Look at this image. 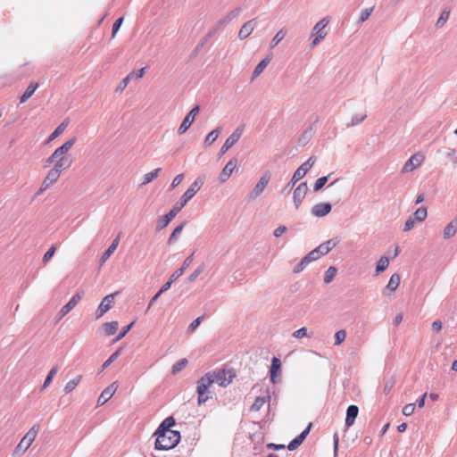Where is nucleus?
Segmentation results:
<instances>
[{"mask_svg": "<svg viewBox=\"0 0 457 457\" xmlns=\"http://www.w3.org/2000/svg\"><path fill=\"white\" fill-rule=\"evenodd\" d=\"M37 87H38L37 83H30L28 86V87L26 88L25 92L21 96L20 103L24 104L25 102H27L28 99L32 96V95L34 94V92L37 90Z\"/></svg>", "mask_w": 457, "mask_h": 457, "instance_id": "nucleus-27", "label": "nucleus"}, {"mask_svg": "<svg viewBox=\"0 0 457 457\" xmlns=\"http://www.w3.org/2000/svg\"><path fill=\"white\" fill-rule=\"evenodd\" d=\"M308 191L306 182H301L294 190L293 199L296 209L299 208Z\"/></svg>", "mask_w": 457, "mask_h": 457, "instance_id": "nucleus-13", "label": "nucleus"}, {"mask_svg": "<svg viewBox=\"0 0 457 457\" xmlns=\"http://www.w3.org/2000/svg\"><path fill=\"white\" fill-rule=\"evenodd\" d=\"M242 12L241 7H237L228 12L223 18L220 19L214 25V30H219L231 22L233 20L237 19L240 13Z\"/></svg>", "mask_w": 457, "mask_h": 457, "instance_id": "nucleus-11", "label": "nucleus"}, {"mask_svg": "<svg viewBox=\"0 0 457 457\" xmlns=\"http://www.w3.org/2000/svg\"><path fill=\"white\" fill-rule=\"evenodd\" d=\"M66 150L61 145L58 148H56L54 152V157H66Z\"/></svg>", "mask_w": 457, "mask_h": 457, "instance_id": "nucleus-64", "label": "nucleus"}, {"mask_svg": "<svg viewBox=\"0 0 457 457\" xmlns=\"http://www.w3.org/2000/svg\"><path fill=\"white\" fill-rule=\"evenodd\" d=\"M400 280H401V278H400L399 274H397V273L393 274L387 283L386 288L392 292L395 291L397 289V287H399Z\"/></svg>", "mask_w": 457, "mask_h": 457, "instance_id": "nucleus-31", "label": "nucleus"}, {"mask_svg": "<svg viewBox=\"0 0 457 457\" xmlns=\"http://www.w3.org/2000/svg\"><path fill=\"white\" fill-rule=\"evenodd\" d=\"M255 28V19L249 20L245 22L239 29L238 37L243 40L248 37Z\"/></svg>", "mask_w": 457, "mask_h": 457, "instance_id": "nucleus-18", "label": "nucleus"}, {"mask_svg": "<svg viewBox=\"0 0 457 457\" xmlns=\"http://www.w3.org/2000/svg\"><path fill=\"white\" fill-rule=\"evenodd\" d=\"M337 268H336V267H334V266H330V267L326 270V272H325V276H324V283H326V284L330 283V282L334 279V278H335V276H336V274H337Z\"/></svg>", "mask_w": 457, "mask_h": 457, "instance_id": "nucleus-41", "label": "nucleus"}, {"mask_svg": "<svg viewBox=\"0 0 457 457\" xmlns=\"http://www.w3.org/2000/svg\"><path fill=\"white\" fill-rule=\"evenodd\" d=\"M119 355V351L113 353L102 365V370L106 369Z\"/></svg>", "mask_w": 457, "mask_h": 457, "instance_id": "nucleus-55", "label": "nucleus"}, {"mask_svg": "<svg viewBox=\"0 0 457 457\" xmlns=\"http://www.w3.org/2000/svg\"><path fill=\"white\" fill-rule=\"evenodd\" d=\"M359 413V408L357 405H350L346 410L345 426L347 428L352 427L354 424L355 419Z\"/></svg>", "mask_w": 457, "mask_h": 457, "instance_id": "nucleus-19", "label": "nucleus"}, {"mask_svg": "<svg viewBox=\"0 0 457 457\" xmlns=\"http://www.w3.org/2000/svg\"><path fill=\"white\" fill-rule=\"evenodd\" d=\"M120 242V236L116 237L101 257V262H104L116 250Z\"/></svg>", "mask_w": 457, "mask_h": 457, "instance_id": "nucleus-25", "label": "nucleus"}, {"mask_svg": "<svg viewBox=\"0 0 457 457\" xmlns=\"http://www.w3.org/2000/svg\"><path fill=\"white\" fill-rule=\"evenodd\" d=\"M187 359L186 358H182L180 360H179L178 361H176L173 365H172V370H171V372L172 374H177L179 372H180L187 364Z\"/></svg>", "mask_w": 457, "mask_h": 457, "instance_id": "nucleus-38", "label": "nucleus"}, {"mask_svg": "<svg viewBox=\"0 0 457 457\" xmlns=\"http://www.w3.org/2000/svg\"><path fill=\"white\" fill-rule=\"evenodd\" d=\"M199 110H200L199 105H195L186 115V117L182 120V122H181V124H180V126H179V128L178 129V133L179 135L184 134L190 128V126L195 121V116L199 112Z\"/></svg>", "mask_w": 457, "mask_h": 457, "instance_id": "nucleus-10", "label": "nucleus"}, {"mask_svg": "<svg viewBox=\"0 0 457 457\" xmlns=\"http://www.w3.org/2000/svg\"><path fill=\"white\" fill-rule=\"evenodd\" d=\"M415 222L416 220L412 217H410L404 223L403 231L411 230L414 227Z\"/></svg>", "mask_w": 457, "mask_h": 457, "instance_id": "nucleus-61", "label": "nucleus"}, {"mask_svg": "<svg viewBox=\"0 0 457 457\" xmlns=\"http://www.w3.org/2000/svg\"><path fill=\"white\" fill-rule=\"evenodd\" d=\"M212 385V383L206 374L197 381L196 392L199 405L204 403L211 397L209 388Z\"/></svg>", "mask_w": 457, "mask_h": 457, "instance_id": "nucleus-6", "label": "nucleus"}, {"mask_svg": "<svg viewBox=\"0 0 457 457\" xmlns=\"http://www.w3.org/2000/svg\"><path fill=\"white\" fill-rule=\"evenodd\" d=\"M281 367L280 360L277 357H273L271 360V365L270 370V380L272 383H276V378L278 375V371Z\"/></svg>", "mask_w": 457, "mask_h": 457, "instance_id": "nucleus-24", "label": "nucleus"}, {"mask_svg": "<svg viewBox=\"0 0 457 457\" xmlns=\"http://www.w3.org/2000/svg\"><path fill=\"white\" fill-rule=\"evenodd\" d=\"M237 164V158H233V159L229 160L227 162V164L225 165V167L221 170V172L220 174V177H219V179H220V181L221 183L226 182L229 179V177L231 176L232 172L236 169Z\"/></svg>", "mask_w": 457, "mask_h": 457, "instance_id": "nucleus-15", "label": "nucleus"}, {"mask_svg": "<svg viewBox=\"0 0 457 457\" xmlns=\"http://www.w3.org/2000/svg\"><path fill=\"white\" fill-rule=\"evenodd\" d=\"M184 273V270L183 269H178L176 270L172 274L171 276L170 277V280L174 282L175 280H177L180 276H182Z\"/></svg>", "mask_w": 457, "mask_h": 457, "instance_id": "nucleus-63", "label": "nucleus"}, {"mask_svg": "<svg viewBox=\"0 0 457 457\" xmlns=\"http://www.w3.org/2000/svg\"><path fill=\"white\" fill-rule=\"evenodd\" d=\"M116 388L114 387V383L108 386L99 395L97 399V405L104 404L113 395Z\"/></svg>", "mask_w": 457, "mask_h": 457, "instance_id": "nucleus-21", "label": "nucleus"}, {"mask_svg": "<svg viewBox=\"0 0 457 457\" xmlns=\"http://www.w3.org/2000/svg\"><path fill=\"white\" fill-rule=\"evenodd\" d=\"M57 371H58L57 366H54L50 370V371L48 372V374L44 381L41 390L46 389L51 384V382H52L54 377L55 376V374L57 373Z\"/></svg>", "mask_w": 457, "mask_h": 457, "instance_id": "nucleus-39", "label": "nucleus"}, {"mask_svg": "<svg viewBox=\"0 0 457 457\" xmlns=\"http://www.w3.org/2000/svg\"><path fill=\"white\" fill-rule=\"evenodd\" d=\"M206 375L210 378L211 383H216L220 386L226 387L232 382L235 372L233 370H219L208 372Z\"/></svg>", "mask_w": 457, "mask_h": 457, "instance_id": "nucleus-4", "label": "nucleus"}, {"mask_svg": "<svg viewBox=\"0 0 457 457\" xmlns=\"http://www.w3.org/2000/svg\"><path fill=\"white\" fill-rule=\"evenodd\" d=\"M39 429L40 426L38 424H35L34 426H32V428L26 433V435L22 437L18 445L15 447L13 454L24 453L34 442Z\"/></svg>", "mask_w": 457, "mask_h": 457, "instance_id": "nucleus-5", "label": "nucleus"}, {"mask_svg": "<svg viewBox=\"0 0 457 457\" xmlns=\"http://www.w3.org/2000/svg\"><path fill=\"white\" fill-rule=\"evenodd\" d=\"M421 164L420 158L414 154L412 155L403 165L402 172L407 173L412 171L414 169L418 168Z\"/></svg>", "mask_w": 457, "mask_h": 457, "instance_id": "nucleus-20", "label": "nucleus"}, {"mask_svg": "<svg viewBox=\"0 0 457 457\" xmlns=\"http://www.w3.org/2000/svg\"><path fill=\"white\" fill-rule=\"evenodd\" d=\"M119 324L117 321L106 322L104 324V330L107 336L114 335L118 329Z\"/></svg>", "mask_w": 457, "mask_h": 457, "instance_id": "nucleus-33", "label": "nucleus"}, {"mask_svg": "<svg viewBox=\"0 0 457 457\" xmlns=\"http://www.w3.org/2000/svg\"><path fill=\"white\" fill-rule=\"evenodd\" d=\"M415 408H416V404L415 403H408V404L403 406V414L404 416H411L414 412Z\"/></svg>", "mask_w": 457, "mask_h": 457, "instance_id": "nucleus-50", "label": "nucleus"}, {"mask_svg": "<svg viewBox=\"0 0 457 457\" xmlns=\"http://www.w3.org/2000/svg\"><path fill=\"white\" fill-rule=\"evenodd\" d=\"M329 22L328 17H325L319 21L313 27L312 31V37H313V40L311 43V46H316L322 39H324L328 34L325 28Z\"/></svg>", "mask_w": 457, "mask_h": 457, "instance_id": "nucleus-7", "label": "nucleus"}, {"mask_svg": "<svg viewBox=\"0 0 457 457\" xmlns=\"http://www.w3.org/2000/svg\"><path fill=\"white\" fill-rule=\"evenodd\" d=\"M134 325V321L129 324L128 326L124 327L122 330L118 334V336L115 338V341H119L121 338L125 337V335L131 329V328Z\"/></svg>", "mask_w": 457, "mask_h": 457, "instance_id": "nucleus-52", "label": "nucleus"}, {"mask_svg": "<svg viewBox=\"0 0 457 457\" xmlns=\"http://www.w3.org/2000/svg\"><path fill=\"white\" fill-rule=\"evenodd\" d=\"M328 178H329V175L328 176H323V177H320L319 178L315 183H314V186H313V190L315 192L320 190L324 186L325 184L328 182Z\"/></svg>", "mask_w": 457, "mask_h": 457, "instance_id": "nucleus-44", "label": "nucleus"}, {"mask_svg": "<svg viewBox=\"0 0 457 457\" xmlns=\"http://www.w3.org/2000/svg\"><path fill=\"white\" fill-rule=\"evenodd\" d=\"M332 206L329 203H320L312 208V214L315 217H324L331 212Z\"/></svg>", "mask_w": 457, "mask_h": 457, "instance_id": "nucleus-17", "label": "nucleus"}, {"mask_svg": "<svg viewBox=\"0 0 457 457\" xmlns=\"http://www.w3.org/2000/svg\"><path fill=\"white\" fill-rule=\"evenodd\" d=\"M82 378V376L81 375H79L77 376L75 378L70 380L69 382L66 383L65 386H64V392L66 394L71 392L73 389H75V387L78 386V384L80 382Z\"/></svg>", "mask_w": 457, "mask_h": 457, "instance_id": "nucleus-35", "label": "nucleus"}, {"mask_svg": "<svg viewBox=\"0 0 457 457\" xmlns=\"http://www.w3.org/2000/svg\"><path fill=\"white\" fill-rule=\"evenodd\" d=\"M320 256L319 255V253H317V252L315 251V249H313L312 251H311L310 253H308L304 258L307 259V262L309 263H311L313 261H316L320 258Z\"/></svg>", "mask_w": 457, "mask_h": 457, "instance_id": "nucleus-54", "label": "nucleus"}, {"mask_svg": "<svg viewBox=\"0 0 457 457\" xmlns=\"http://www.w3.org/2000/svg\"><path fill=\"white\" fill-rule=\"evenodd\" d=\"M316 160V156L312 155L306 162H304L299 168H297V170L294 172L291 180L282 189V193L285 195L289 194L293 190L295 185L301 179H303L309 171V170L315 164Z\"/></svg>", "mask_w": 457, "mask_h": 457, "instance_id": "nucleus-3", "label": "nucleus"}, {"mask_svg": "<svg viewBox=\"0 0 457 457\" xmlns=\"http://www.w3.org/2000/svg\"><path fill=\"white\" fill-rule=\"evenodd\" d=\"M389 265V259L386 256L380 257V259L377 262L376 265V272L380 273L384 271Z\"/></svg>", "mask_w": 457, "mask_h": 457, "instance_id": "nucleus-37", "label": "nucleus"}, {"mask_svg": "<svg viewBox=\"0 0 457 457\" xmlns=\"http://www.w3.org/2000/svg\"><path fill=\"white\" fill-rule=\"evenodd\" d=\"M76 141H77V137H73L70 138L69 140H67L64 144H62V146L66 150V152H68L74 145Z\"/></svg>", "mask_w": 457, "mask_h": 457, "instance_id": "nucleus-59", "label": "nucleus"}, {"mask_svg": "<svg viewBox=\"0 0 457 457\" xmlns=\"http://www.w3.org/2000/svg\"><path fill=\"white\" fill-rule=\"evenodd\" d=\"M270 61H271L270 56H266L265 58H263L254 68L252 79H254L255 78H257L263 71V70L267 67V65L270 62Z\"/></svg>", "mask_w": 457, "mask_h": 457, "instance_id": "nucleus-26", "label": "nucleus"}, {"mask_svg": "<svg viewBox=\"0 0 457 457\" xmlns=\"http://www.w3.org/2000/svg\"><path fill=\"white\" fill-rule=\"evenodd\" d=\"M133 75H134V72H132V73L129 74L127 77H125L121 80L120 85L118 86L117 90H120V91L123 90L127 87V85L129 84V80H130V79H131V77Z\"/></svg>", "mask_w": 457, "mask_h": 457, "instance_id": "nucleus-57", "label": "nucleus"}, {"mask_svg": "<svg viewBox=\"0 0 457 457\" xmlns=\"http://www.w3.org/2000/svg\"><path fill=\"white\" fill-rule=\"evenodd\" d=\"M61 173H62V171H60V170H58L57 168L53 167L48 171V173L46 176V178H47V180L51 181L54 184V183H55L58 180Z\"/></svg>", "mask_w": 457, "mask_h": 457, "instance_id": "nucleus-40", "label": "nucleus"}, {"mask_svg": "<svg viewBox=\"0 0 457 457\" xmlns=\"http://www.w3.org/2000/svg\"><path fill=\"white\" fill-rule=\"evenodd\" d=\"M285 35L286 33L283 29L278 31L270 42V47L276 46L280 41H282V39L285 37Z\"/></svg>", "mask_w": 457, "mask_h": 457, "instance_id": "nucleus-46", "label": "nucleus"}, {"mask_svg": "<svg viewBox=\"0 0 457 457\" xmlns=\"http://www.w3.org/2000/svg\"><path fill=\"white\" fill-rule=\"evenodd\" d=\"M204 266L201 265L188 277V280L193 282L196 279V278L204 271Z\"/></svg>", "mask_w": 457, "mask_h": 457, "instance_id": "nucleus-53", "label": "nucleus"}, {"mask_svg": "<svg viewBox=\"0 0 457 457\" xmlns=\"http://www.w3.org/2000/svg\"><path fill=\"white\" fill-rule=\"evenodd\" d=\"M457 232V218L453 219L446 225L444 229L443 236L445 239L453 237Z\"/></svg>", "mask_w": 457, "mask_h": 457, "instance_id": "nucleus-23", "label": "nucleus"}, {"mask_svg": "<svg viewBox=\"0 0 457 457\" xmlns=\"http://www.w3.org/2000/svg\"><path fill=\"white\" fill-rule=\"evenodd\" d=\"M372 11H373V7L370 8V9H363L360 14L359 22L362 23V22L366 21L370 18Z\"/></svg>", "mask_w": 457, "mask_h": 457, "instance_id": "nucleus-49", "label": "nucleus"}, {"mask_svg": "<svg viewBox=\"0 0 457 457\" xmlns=\"http://www.w3.org/2000/svg\"><path fill=\"white\" fill-rule=\"evenodd\" d=\"M245 130V125L238 126L232 134L226 139L225 143L221 146L219 156L224 154L229 148H231L242 137Z\"/></svg>", "mask_w": 457, "mask_h": 457, "instance_id": "nucleus-9", "label": "nucleus"}, {"mask_svg": "<svg viewBox=\"0 0 457 457\" xmlns=\"http://www.w3.org/2000/svg\"><path fill=\"white\" fill-rule=\"evenodd\" d=\"M266 400L265 397L257 396L253 402V403L251 405L250 410L251 411H260L263 404L265 403Z\"/></svg>", "mask_w": 457, "mask_h": 457, "instance_id": "nucleus-43", "label": "nucleus"}, {"mask_svg": "<svg viewBox=\"0 0 457 457\" xmlns=\"http://www.w3.org/2000/svg\"><path fill=\"white\" fill-rule=\"evenodd\" d=\"M71 165V160L68 159L67 157H58L56 158V162L54 167L60 170V171H62L63 170L68 169Z\"/></svg>", "mask_w": 457, "mask_h": 457, "instance_id": "nucleus-30", "label": "nucleus"}, {"mask_svg": "<svg viewBox=\"0 0 457 457\" xmlns=\"http://www.w3.org/2000/svg\"><path fill=\"white\" fill-rule=\"evenodd\" d=\"M122 22H123V17H120L114 21V23L112 25V37H115V35L118 32V30L120 29Z\"/></svg>", "mask_w": 457, "mask_h": 457, "instance_id": "nucleus-56", "label": "nucleus"}, {"mask_svg": "<svg viewBox=\"0 0 457 457\" xmlns=\"http://www.w3.org/2000/svg\"><path fill=\"white\" fill-rule=\"evenodd\" d=\"M68 120H63L62 122H61L56 128L51 133V135L49 136L48 137V142L55 139L58 136H60L63 131L64 129H66V127L68 126Z\"/></svg>", "mask_w": 457, "mask_h": 457, "instance_id": "nucleus-28", "label": "nucleus"}, {"mask_svg": "<svg viewBox=\"0 0 457 457\" xmlns=\"http://www.w3.org/2000/svg\"><path fill=\"white\" fill-rule=\"evenodd\" d=\"M175 425V420L173 417H167L158 427L154 434L166 433L168 431H173L170 429Z\"/></svg>", "mask_w": 457, "mask_h": 457, "instance_id": "nucleus-22", "label": "nucleus"}, {"mask_svg": "<svg viewBox=\"0 0 457 457\" xmlns=\"http://www.w3.org/2000/svg\"><path fill=\"white\" fill-rule=\"evenodd\" d=\"M449 16H450V11L444 10L441 12V14L436 21V26L443 27L445 25V23L447 21V20L449 19Z\"/></svg>", "mask_w": 457, "mask_h": 457, "instance_id": "nucleus-45", "label": "nucleus"}, {"mask_svg": "<svg viewBox=\"0 0 457 457\" xmlns=\"http://www.w3.org/2000/svg\"><path fill=\"white\" fill-rule=\"evenodd\" d=\"M338 241L337 240H335V239H329L324 243H322L324 245V246L326 247L327 250H328L329 252L337 245Z\"/></svg>", "mask_w": 457, "mask_h": 457, "instance_id": "nucleus-62", "label": "nucleus"}, {"mask_svg": "<svg viewBox=\"0 0 457 457\" xmlns=\"http://www.w3.org/2000/svg\"><path fill=\"white\" fill-rule=\"evenodd\" d=\"M271 175L269 170L263 172L257 184L254 186L253 190L249 193L248 197L251 200L256 199L264 191L265 187L270 180Z\"/></svg>", "mask_w": 457, "mask_h": 457, "instance_id": "nucleus-8", "label": "nucleus"}, {"mask_svg": "<svg viewBox=\"0 0 457 457\" xmlns=\"http://www.w3.org/2000/svg\"><path fill=\"white\" fill-rule=\"evenodd\" d=\"M346 338V332L344 329L338 330L335 334V345H339Z\"/></svg>", "mask_w": 457, "mask_h": 457, "instance_id": "nucleus-47", "label": "nucleus"}, {"mask_svg": "<svg viewBox=\"0 0 457 457\" xmlns=\"http://www.w3.org/2000/svg\"><path fill=\"white\" fill-rule=\"evenodd\" d=\"M114 294L106 295L99 304L96 312V318H101L104 313H106L112 307L114 303Z\"/></svg>", "mask_w": 457, "mask_h": 457, "instance_id": "nucleus-14", "label": "nucleus"}, {"mask_svg": "<svg viewBox=\"0 0 457 457\" xmlns=\"http://www.w3.org/2000/svg\"><path fill=\"white\" fill-rule=\"evenodd\" d=\"M220 132H221V128L220 127H218L215 129L212 130L206 136V137L204 139V145L208 146V145H211L213 142H215L216 139L218 138L219 135L220 134Z\"/></svg>", "mask_w": 457, "mask_h": 457, "instance_id": "nucleus-29", "label": "nucleus"}, {"mask_svg": "<svg viewBox=\"0 0 457 457\" xmlns=\"http://www.w3.org/2000/svg\"><path fill=\"white\" fill-rule=\"evenodd\" d=\"M156 436L155 449L170 450L174 448L180 440V433L179 431H168L166 433L154 434Z\"/></svg>", "mask_w": 457, "mask_h": 457, "instance_id": "nucleus-2", "label": "nucleus"}, {"mask_svg": "<svg viewBox=\"0 0 457 457\" xmlns=\"http://www.w3.org/2000/svg\"><path fill=\"white\" fill-rule=\"evenodd\" d=\"M185 225H186V221H184L183 223H181L180 225H179L178 227L175 228V229L172 231V233L170 234V237L168 239V244L169 245H171L174 242H176V240L178 239L179 235L182 232Z\"/></svg>", "mask_w": 457, "mask_h": 457, "instance_id": "nucleus-34", "label": "nucleus"}, {"mask_svg": "<svg viewBox=\"0 0 457 457\" xmlns=\"http://www.w3.org/2000/svg\"><path fill=\"white\" fill-rule=\"evenodd\" d=\"M310 263L307 262V259L304 257L297 263L293 270L294 273H300L303 271Z\"/></svg>", "mask_w": 457, "mask_h": 457, "instance_id": "nucleus-48", "label": "nucleus"}, {"mask_svg": "<svg viewBox=\"0 0 457 457\" xmlns=\"http://www.w3.org/2000/svg\"><path fill=\"white\" fill-rule=\"evenodd\" d=\"M305 336H307V329L305 328H301L293 333V337L297 339L303 338Z\"/></svg>", "mask_w": 457, "mask_h": 457, "instance_id": "nucleus-58", "label": "nucleus"}, {"mask_svg": "<svg viewBox=\"0 0 457 457\" xmlns=\"http://www.w3.org/2000/svg\"><path fill=\"white\" fill-rule=\"evenodd\" d=\"M312 428V423H310L307 428L300 433L295 438H294L287 445V449L289 451H294L298 448L302 443L304 441L308 434L310 433Z\"/></svg>", "mask_w": 457, "mask_h": 457, "instance_id": "nucleus-16", "label": "nucleus"}, {"mask_svg": "<svg viewBox=\"0 0 457 457\" xmlns=\"http://www.w3.org/2000/svg\"><path fill=\"white\" fill-rule=\"evenodd\" d=\"M204 183L203 178L198 177L191 186L182 195L179 201L177 202L172 209L161 219L158 220L156 230L160 231L166 228L169 223L176 217V215L182 210V208L195 196V195L201 189Z\"/></svg>", "mask_w": 457, "mask_h": 457, "instance_id": "nucleus-1", "label": "nucleus"}, {"mask_svg": "<svg viewBox=\"0 0 457 457\" xmlns=\"http://www.w3.org/2000/svg\"><path fill=\"white\" fill-rule=\"evenodd\" d=\"M413 219L416 220V221H423L426 220L427 216H428V211H427V208L426 207H420L418 208L414 214H413Z\"/></svg>", "mask_w": 457, "mask_h": 457, "instance_id": "nucleus-36", "label": "nucleus"}, {"mask_svg": "<svg viewBox=\"0 0 457 457\" xmlns=\"http://www.w3.org/2000/svg\"><path fill=\"white\" fill-rule=\"evenodd\" d=\"M367 115L365 113H357V114H354L353 117H352V120H351V123L347 124V127H353V126H357L359 124H361L365 119H366Z\"/></svg>", "mask_w": 457, "mask_h": 457, "instance_id": "nucleus-42", "label": "nucleus"}, {"mask_svg": "<svg viewBox=\"0 0 457 457\" xmlns=\"http://www.w3.org/2000/svg\"><path fill=\"white\" fill-rule=\"evenodd\" d=\"M84 293L83 292H77L71 299L70 301L62 307V309L59 312V318L62 319L65 315H67L82 299Z\"/></svg>", "mask_w": 457, "mask_h": 457, "instance_id": "nucleus-12", "label": "nucleus"}, {"mask_svg": "<svg viewBox=\"0 0 457 457\" xmlns=\"http://www.w3.org/2000/svg\"><path fill=\"white\" fill-rule=\"evenodd\" d=\"M55 253V246L54 245H52L46 252V253L44 254L43 256V262L44 263H46L49 262V260L53 257V255Z\"/></svg>", "mask_w": 457, "mask_h": 457, "instance_id": "nucleus-51", "label": "nucleus"}, {"mask_svg": "<svg viewBox=\"0 0 457 457\" xmlns=\"http://www.w3.org/2000/svg\"><path fill=\"white\" fill-rule=\"evenodd\" d=\"M183 179H184V175H183L182 173H181V174L177 175V176L173 179V180H172V182H171L170 189H173V188H175L176 187H178V186L182 182Z\"/></svg>", "mask_w": 457, "mask_h": 457, "instance_id": "nucleus-60", "label": "nucleus"}, {"mask_svg": "<svg viewBox=\"0 0 457 457\" xmlns=\"http://www.w3.org/2000/svg\"><path fill=\"white\" fill-rule=\"evenodd\" d=\"M162 170L161 168L154 169V170L144 175L142 185H146L156 179Z\"/></svg>", "mask_w": 457, "mask_h": 457, "instance_id": "nucleus-32", "label": "nucleus"}]
</instances>
